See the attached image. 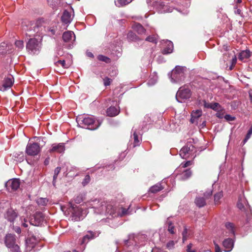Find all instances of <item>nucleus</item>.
I'll return each instance as SVG.
<instances>
[{"label":"nucleus","instance_id":"obj_1","mask_svg":"<svg viewBox=\"0 0 252 252\" xmlns=\"http://www.w3.org/2000/svg\"><path fill=\"white\" fill-rule=\"evenodd\" d=\"M78 125H81L82 127L91 130H94L98 128L101 123L98 121H95L93 117H86L82 116L77 118Z\"/></svg>","mask_w":252,"mask_h":252},{"label":"nucleus","instance_id":"obj_2","mask_svg":"<svg viewBox=\"0 0 252 252\" xmlns=\"http://www.w3.org/2000/svg\"><path fill=\"white\" fill-rule=\"evenodd\" d=\"M185 68L181 66H176L171 73V81L173 83H179L185 78L184 71Z\"/></svg>","mask_w":252,"mask_h":252},{"label":"nucleus","instance_id":"obj_3","mask_svg":"<svg viewBox=\"0 0 252 252\" xmlns=\"http://www.w3.org/2000/svg\"><path fill=\"white\" fill-rule=\"evenodd\" d=\"M106 204V201L94 199L87 202L86 205L89 208H94L97 214H103L104 212V206Z\"/></svg>","mask_w":252,"mask_h":252},{"label":"nucleus","instance_id":"obj_4","mask_svg":"<svg viewBox=\"0 0 252 252\" xmlns=\"http://www.w3.org/2000/svg\"><path fill=\"white\" fill-rule=\"evenodd\" d=\"M40 48V41L35 38L29 39L26 45V48L28 52L32 54H37Z\"/></svg>","mask_w":252,"mask_h":252},{"label":"nucleus","instance_id":"obj_5","mask_svg":"<svg viewBox=\"0 0 252 252\" xmlns=\"http://www.w3.org/2000/svg\"><path fill=\"white\" fill-rule=\"evenodd\" d=\"M191 96L190 90L186 86L180 88L176 94V99L179 102H182L184 100L189 98Z\"/></svg>","mask_w":252,"mask_h":252},{"label":"nucleus","instance_id":"obj_6","mask_svg":"<svg viewBox=\"0 0 252 252\" xmlns=\"http://www.w3.org/2000/svg\"><path fill=\"white\" fill-rule=\"evenodd\" d=\"M5 243L6 247L11 249L12 252H20V248L15 244V239L14 235L9 234L6 235Z\"/></svg>","mask_w":252,"mask_h":252},{"label":"nucleus","instance_id":"obj_7","mask_svg":"<svg viewBox=\"0 0 252 252\" xmlns=\"http://www.w3.org/2000/svg\"><path fill=\"white\" fill-rule=\"evenodd\" d=\"M29 27L27 26V29H25L27 30L26 35L28 36L39 35L38 33L41 30H42V27H39L37 23L31 22L29 25Z\"/></svg>","mask_w":252,"mask_h":252},{"label":"nucleus","instance_id":"obj_8","mask_svg":"<svg viewBox=\"0 0 252 252\" xmlns=\"http://www.w3.org/2000/svg\"><path fill=\"white\" fill-rule=\"evenodd\" d=\"M40 145L37 143L30 142L26 147V153L29 156H36L40 152Z\"/></svg>","mask_w":252,"mask_h":252},{"label":"nucleus","instance_id":"obj_9","mask_svg":"<svg viewBox=\"0 0 252 252\" xmlns=\"http://www.w3.org/2000/svg\"><path fill=\"white\" fill-rule=\"evenodd\" d=\"M194 147L191 144H188L183 147L180 151V156L183 158H189L190 156H192Z\"/></svg>","mask_w":252,"mask_h":252},{"label":"nucleus","instance_id":"obj_10","mask_svg":"<svg viewBox=\"0 0 252 252\" xmlns=\"http://www.w3.org/2000/svg\"><path fill=\"white\" fill-rule=\"evenodd\" d=\"M212 194L211 189L207 190L204 193V197H197L195 200V203L198 207H202L206 205V200L209 198Z\"/></svg>","mask_w":252,"mask_h":252},{"label":"nucleus","instance_id":"obj_11","mask_svg":"<svg viewBox=\"0 0 252 252\" xmlns=\"http://www.w3.org/2000/svg\"><path fill=\"white\" fill-rule=\"evenodd\" d=\"M5 187L9 191H15L20 187V181L17 179L9 180L6 183Z\"/></svg>","mask_w":252,"mask_h":252},{"label":"nucleus","instance_id":"obj_12","mask_svg":"<svg viewBox=\"0 0 252 252\" xmlns=\"http://www.w3.org/2000/svg\"><path fill=\"white\" fill-rule=\"evenodd\" d=\"M13 83L14 79L12 76L5 78L2 86L0 87V90L2 91H5L6 90L10 88L13 85Z\"/></svg>","mask_w":252,"mask_h":252},{"label":"nucleus","instance_id":"obj_13","mask_svg":"<svg viewBox=\"0 0 252 252\" xmlns=\"http://www.w3.org/2000/svg\"><path fill=\"white\" fill-rule=\"evenodd\" d=\"M17 216V212L12 208L8 209L4 214V218L10 222H13Z\"/></svg>","mask_w":252,"mask_h":252},{"label":"nucleus","instance_id":"obj_14","mask_svg":"<svg viewBox=\"0 0 252 252\" xmlns=\"http://www.w3.org/2000/svg\"><path fill=\"white\" fill-rule=\"evenodd\" d=\"M63 39L65 42L72 43L75 40V36L72 31H67L63 34Z\"/></svg>","mask_w":252,"mask_h":252},{"label":"nucleus","instance_id":"obj_15","mask_svg":"<svg viewBox=\"0 0 252 252\" xmlns=\"http://www.w3.org/2000/svg\"><path fill=\"white\" fill-rule=\"evenodd\" d=\"M99 233L89 231L83 238L81 244L87 243L90 240L93 239L98 236Z\"/></svg>","mask_w":252,"mask_h":252},{"label":"nucleus","instance_id":"obj_16","mask_svg":"<svg viewBox=\"0 0 252 252\" xmlns=\"http://www.w3.org/2000/svg\"><path fill=\"white\" fill-rule=\"evenodd\" d=\"M65 147L63 143L54 144L52 145V148L50 150V152H57L62 153L64 152Z\"/></svg>","mask_w":252,"mask_h":252},{"label":"nucleus","instance_id":"obj_17","mask_svg":"<svg viewBox=\"0 0 252 252\" xmlns=\"http://www.w3.org/2000/svg\"><path fill=\"white\" fill-rule=\"evenodd\" d=\"M192 174V172L190 169L184 170L181 173H177L178 178L181 180H186L189 179Z\"/></svg>","mask_w":252,"mask_h":252},{"label":"nucleus","instance_id":"obj_18","mask_svg":"<svg viewBox=\"0 0 252 252\" xmlns=\"http://www.w3.org/2000/svg\"><path fill=\"white\" fill-rule=\"evenodd\" d=\"M222 245L225 248V252H230L233 247V241L230 238L226 239L223 241Z\"/></svg>","mask_w":252,"mask_h":252},{"label":"nucleus","instance_id":"obj_19","mask_svg":"<svg viewBox=\"0 0 252 252\" xmlns=\"http://www.w3.org/2000/svg\"><path fill=\"white\" fill-rule=\"evenodd\" d=\"M202 114V111L200 109L193 111L191 114L190 122L192 124H197V120L201 116Z\"/></svg>","mask_w":252,"mask_h":252},{"label":"nucleus","instance_id":"obj_20","mask_svg":"<svg viewBox=\"0 0 252 252\" xmlns=\"http://www.w3.org/2000/svg\"><path fill=\"white\" fill-rule=\"evenodd\" d=\"M104 212L103 213L113 215L115 213V208L110 202H106V204L104 206Z\"/></svg>","mask_w":252,"mask_h":252},{"label":"nucleus","instance_id":"obj_21","mask_svg":"<svg viewBox=\"0 0 252 252\" xmlns=\"http://www.w3.org/2000/svg\"><path fill=\"white\" fill-rule=\"evenodd\" d=\"M34 222H32V221L31 220V223L32 224L34 225L37 226L39 225V224L43 221V214L41 212H36L34 215Z\"/></svg>","mask_w":252,"mask_h":252},{"label":"nucleus","instance_id":"obj_22","mask_svg":"<svg viewBox=\"0 0 252 252\" xmlns=\"http://www.w3.org/2000/svg\"><path fill=\"white\" fill-rule=\"evenodd\" d=\"M225 227L226 229L228 231V234L227 236H232L235 235V226L230 222H226L225 223Z\"/></svg>","mask_w":252,"mask_h":252},{"label":"nucleus","instance_id":"obj_23","mask_svg":"<svg viewBox=\"0 0 252 252\" xmlns=\"http://www.w3.org/2000/svg\"><path fill=\"white\" fill-rule=\"evenodd\" d=\"M72 21L71 15L70 13L65 10L62 16V21L65 24H69Z\"/></svg>","mask_w":252,"mask_h":252},{"label":"nucleus","instance_id":"obj_24","mask_svg":"<svg viewBox=\"0 0 252 252\" xmlns=\"http://www.w3.org/2000/svg\"><path fill=\"white\" fill-rule=\"evenodd\" d=\"M106 113L108 116L114 117L119 114L120 110L115 106H111L107 109Z\"/></svg>","mask_w":252,"mask_h":252},{"label":"nucleus","instance_id":"obj_25","mask_svg":"<svg viewBox=\"0 0 252 252\" xmlns=\"http://www.w3.org/2000/svg\"><path fill=\"white\" fill-rule=\"evenodd\" d=\"M251 53L249 50H244L241 52L239 55V59L243 62H245L250 57Z\"/></svg>","mask_w":252,"mask_h":252},{"label":"nucleus","instance_id":"obj_26","mask_svg":"<svg viewBox=\"0 0 252 252\" xmlns=\"http://www.w3.org/2000/svg\"><path fill=\"white\" fill-rule=\"evenodd\" d=\"M133 29L138 32L139 34H142L145 33L146 30L144 27L140 24L135 23L132 26Z\"/></svg>","mask_w":252,"mask_h":252},{"label":"nucleus","instance_id":"obj_27","mask_svg":"<svg viewBox=\"0 0 252 252\" xmlns=\"http://www.w3.org/2000/svg\"><path fill=\"white\" fill-rule=\"evenodd\" d=\"M167 43V47L163 49L162 53L163 54H168L171 53L173 51V44L172 42L170 41H167L166 42Z\"/></svg>","mask_w":252,"mask_h":252},{"label":"nucleus","instance_id":"obj_28","mask_svg":"<svg viewBox=\"0 0 252 252\" xmlns=\"http://www.w3.org/2000/svg\"><path fill=\"white\" fill-rule=\"evenodd\" d=\"M164 187H163L160 183H158L152 187L150 189L149 191L152 193H157L162 189H163Z\"/></svg>","mask_w":252,"mask_h":252},{"label":"nucleus","instance_id":"obj_29","mask_svg":"<svg viewBox=\"0 0 252 252\" xmlns=\"http://www.w3.org/2000/svg\"><path fill=\"white\" fill-rule=\"evenodd\" d=\"M223 196V192L220 191L219 192L216 193L214 195V202L216 205L220 204V200Z\"/></svg>","mask_w":252,"mask_h":252},{"label":"nucleus","instance_id":"obj_30","mask_svg":"<svg viewBox=\"0 0 252 252\" xmlns=\"http://www.w3.org/2000/svg\"><path fill=\"white\" fill-rule=\"evenodd\" d=\"M247 205V201L244 197L240 198L237 203V207L240 209L242 210L244 208L245 206Z\"/></svg>","mask_w":252,"mask_h":252},{"label":"nucleus","instance_id":"obj_31","mask_svg":"<svg viewBox=\"0 0 252 252\" xmlns=\"http://www.w3.org/2000/svg\"><path fill=\"white\" fill-rule=\"evenodd\" d=\"M9 46L5 42H2L0 44V54L3 55L6 54L9 50Z\"/></svg>","mask_w":252,"mask_h":252},{"label":"nucleus","instance_id":"obj_32","mask_svg":"<svg viewBox=\"0 0 252 252\" xmlns=\"http://www.w3.org/2000/svg\"><path fill=\"white\" fill-rule=\"evenodd\" d=\"M193 164L192 161H187L185 163H182L179 168L176 169V172L181 171L182 168H185Z\"/></svg>","mask_w":252,"mask_h":252},{"label":"nucleus","instance_id":"obj_33","mask_svg":"<svg viewBox=\"0 0 252 252\" xmlns=\"http://www.w3.org/2000/svg\"><path fill=\"white\" fill-rule=\"evenodd\" d=\"M211 109L216 111H221L223 110L222 107L219 103L217 102L212 103Z\"/></svg>","mask_w":252,"mask_h":252},{"label":"nucleus","instance_id":"obj_34","mask_svg":"<svg viewBox=\"0 0 252 252\" xmlns=\"http://www.w3.org/2000/svg\"><path fill=\"white\" fill-rule=\"evenodd\" d=\"M127 39L129 41H136L137 40L138 37L134 32L130 31L127 34Z\"/></svg>","mask_w":252,"mask_h":252},{"label":"nucleus","instance_id":"obj_35","mask_svg":"<svg viewBox=\"0 0 252 252\" xmlns=\"http://www.w3.org/2000/svg\"><path fill=\"white\" fill-rule=\"evenodd\" d=\"M15 45L18 50H21L24 47V42L21 40L15 41Z\"/></svg>","mask_w":252,"mask_h":252},{"label":"nucleus","instance_id":"obj_36","mask_svg":"<svg viewBox=\"0 0 252 252\" xmlns=\"http://www.w3.org/2000/svg\"><path fill=\"white\" fill-rule=\"evenodd\" d=\"M57 66L61 65L64 68H67L69 67L68 65L67 64L64 60H59L55 63Z\"/></svg>","mask_w":252,"mask_h":252},{"label":"nucleus","instance_id":"obj_37","mask_svg":"<svg viewBox=\"0 0 252 252\" xmlns=\"http://www.w3.org/2000/svg\"><path fill=\"white\" fill-rule=\"evenodd\" d=\"M115 2V4L118 7H121L128 4L126 0H116Z\"/></svg>","mask_w":252,"mask_h":252},{"label":"nucleus","instance_id":"obj_38","mask_svg":"<svg viewBox=\"0 0 252 252\" xmlns=\"http://www.w3.org/2000/svg\"><path fill=\"white\" fill-rule=\"evenodd\" d=\"M60 171H61V167H57V168H55V169L54 170V176H53V183L54 184L56 182V180L57 179V178L58 177V175L59 174V173L60 172Z\"/></svg>","mask_w":252,"mask_h":252},{"label":"nucleus","instance_id":"obj_39","mask_svg":"<svg viewBox=\"0 0 252 252\" xmlns=\"http://www.w3.org/2000/svg\"><path fill=\"white\" fill-rule=\"evenodd\" d=\"M98 59L99 61L104 62L106 63H109L110 62V59L109 58L103 55L98 56Z\"/></svg>","mask_w":252,"mask_h":252},{"label":"nucleus","instance_id":"obj_40","mask_svg":"<svg viewBox=\"0 0 252 252\" xmlns=\"http://www.w3.org/2000/svg\"><path fill=\"white\" fill-rule=\"evenodd\" d=\"M48 202V199L46 198H41L37 200V203L40 205L45 206Z\"/></svg>","mask_w":252,"mask_h":252},{"label":"nucleus","instance_id":"obj_41","mask_svg":"<svg viewBox=\"0 0 252 252\" xmlns=\"http://www.w3.org/2000/svg\"><path fill=\"white\" fill-rule=\"evenodd\" d=\"M174 226L173 225L171 222H168V231L171 233V234H174L175 231H174Z\"/></svg>","mask_w":252,"mask_h":252},{"label":"nucleus","instance_id":"obj_42","mask_svg":"<svg viewBox=\"0 0 252 252\" xmlns=\"http://www.w3.org/2000/svg\"><path fill=\"white\" fill-rule=\"evenodd\" d=\"M146 40L153 43H156L157 38L154 35L149 36L146 38Z\"/></svg>","mask_w":252,"mask_h":252},{"label":"nucleus","instance_id":"obj_43","mask_svg":"<svg viewBox=\"0 0 252 252\" xmlns=\"http://www.w3.org/2000/svg\"><path fill=\"white\" fill-rule=\"evenodd\" d=\"M133 137H134V146H136L139 144V141L138 140V135H137L135 131H134V133H133Z\"/></svg>","mask_w":252,"mask_h":252},{"label":"nucleus","instance_id":"obj_44","mask_svg":"<svg viewBox=\"0 0 252 252\" xmlns=\"http://www.w3.org/2000/svg\"><path fill=\"white\" fill-rule=\"evenodd\" d=\"M90 180H91V179H90V176L88 175H86L85 177V178L82 182L83 185L84 186H86L87 184H88L90 182Z\"/></svg>","mask_w":252,"mask_h":252},{"label":"nucleus","instance_id":"obj_45","mask_svg":"<svg viewBox=\"0 0 252 252\" xmlns=\"http://www.w3.org/2000/svg\"><path fill=\"white\" fill-rule=\"evenodd\" d=\"M83 201L82 195H79L74 198V201L77 204L80 203Z\"/></svg>","mask_w":252,"mask_h":252},{"label":"nucleus","instance_id":"obj_46","mask_svg":"<svg viewBox=\"0 0 252 252\" xmlns=\"http://www.w3.org/2000/svg\"><path fill=\"white\" fill-rule=\"evenodd\" d=\"M104 85L105 86H109L110 85L112 82V79L108 77H105L103 79Z\"/></svg>","mask_w":252,"mask_h":252},{"label":"nucleus","instance_id":"obj_47","mask_svg":"<svg viewBox=\"0 0 252 252\" xmlns=\"http://www.w3.org/2000/svg\"><path fill=\"white\" fill-rule=\"evenodd\" d=\"M224 118L227 121H233L235 119L234 117H233L229 114L225 115Z\"/></svg>","mask_w":252,"mask_h":252},{"label":"nucleus","instance_id":"obj_48","mask_svg":"<svg viewBox=\"0 0 252 252\" xmlns=\"http://www.w3.org/2000/svg\"><path fill=\"white\" fill-rule=\"evenodd\" d=\"M252 134V128H251L249 130L246 136V138H245V139L244 140V143H245L247 141V140L250 138Z\"/></svg>","mask_w":252,"mask_h":252},{"label":"nucleus","instance_id":"obj_49","mask_svg":"<svg viewBox=\"0 0 252 252\" xmlns=\"http://www.w3.org/2000/svg\"><path fill=\"white\" fill-rule=\"evenodd\" d=\"M35 240L34 237H32V238H30L29 239H28V240L26 241L27 244V245H29L30 243H32L33 244V245H32V246L31 247H34V244H35V243H34V242H33V241H35Z\"/></svg>","mask_w":252,"mask_h":252},{"label":"nucleus","instance_id":"obj_50","mask_svg":"<svg viewBox=\"0 0 252 252\" xmlns=\"http://www.w3.org/2000/svg\"><path fill=\"white\" fill-rule=\"evenodd\" d=\"M192 244L191 243H189L187 247V252H196L194 250H192Z\"/></svg>","mask_w":252,"mask_h":252},{"label":"nucleus","instance_id":"obj_51","mask_svg":"<svg viewBox=\"0 0 252 252\" xmlns=\"http://www.w3.org/2000/svg\"><path fill=\"white\" fill-rule=\"evenodd\" d=\"M174 245V242L173 241H170L167 243V244L166 245V247L168 249H172L173 248Z\"/></svg>","mask_w":252,"mask_h":252},{"label":"nucleus","instance_id":"obj_52","mask_svg":"<svg viewBox=\"0 0 252 252\" xmlns=\"http://www.w3.org/2000/svg\"><path fill=\"white\" fill-rule=\"evenodd\" d=\"M187 229L186 228H185V229L183 232V233H182L183 241H184L187 239Z\"/></svg>","mask_w":252,"mask_h":252},{"label":"nucleus","instance_id":"obj_53","mask_svg":"<svg viewBox=\"0 0 252 252\" xmlns=\"http://www.w3.org/2000/svg\"><path fill=\"white\" fill-rule=\"evenodd\" d=\"M246 225H247V227H249V226L251 227H252L251 229L252 230V219H251V218L248 219Z\"/></svg>","mask_w":252,"mask_h":252},{"label":"nucleus","instance_id":"obj_54","mask_svg":"<svg viewBox=\"0 0 252 252\" xmlns=\"http://www.w3.org/2000/svg\"><path fill=\"white\" fill-rule=\"evenodd\" d=\"M60 0H47L48 3L52 5H55Z\"/></svg>","mask_w":252,"mask_h":252},{"label":"nucleus","instance_id":"obj_55","mask_svg":"<svg viewBox=\"0 0 252 252\" xmlns=\"http://www.w3.org/2000/svg\"><path fill=\"white\" fill-rule=\"evenodd\" d=\"M128 213L127 212V210L125 208H122V212L120 215L121 217H122L123 216H125L126 215L128 214Z\"/></svg>","mask_w":252,"mask_h":252},{"label":"nucleus","instance_id":"obj_56","mask_svg":"<svg viewBox=\"0 0 252 252\" xmlns=\"http://www.w3.org/2000/svg\"><path fill=\"white\" fill-rule=\"evenodd\" d=\"M235 8L236 9V10H235V13L240 16H242V13L241 12V10L240 9H238L237 6H235Z\"/></svg>","mask_w":252,"mask_h":252},{"label":"nucleus","instance_id":"obj_57","mask_svg":"<svg viewBox=\"0 0 252 252\" xmlns=\"http://www.w3.org/2000/svg\"><path fill=\"white\" fill-rule=\"evenodd\" d=\"M215 252H221V250L219 246L216 243H215Z\"/></svg>","mask_w":252,"mask_h":252},{"label":"nucleus","instance_id":"obj_58","mask_svg":"<svg viewBox=\"0 0 252 252\" xmlns=\"http://www.w3.org/2000/svg\"><path fill=\"white\" fill-rule=\"evenodd\" d=\"M212 103L206 102V101L204 102V106L205 108H211Z\"/></svg>","mask_w":252,"mask_h":252},{"label":"nucleus","instance_id":"obj_59","mask_svg":"<svg viewBox=\"0 0 252 252\" xmlns=\"http://www.w3.org/2000/svg\"><path fill=\"white\" fill-rule=\"evenodd\" d=\"M216 116L219 118H222L223 117V113H221L220 111H218L216 113Z\"/></svg>","mask_w":252,"mask_h":252},{"label":"nucleus","instance_id":"obj_60","mask_svg":"<svg viewBox=\"0 0 252 252\" xmlns=\"http://www.w3.org/2000/svg\"><path fill=\"white\" fill-rule=\"evenodd\" d=\"M236 61L237 60L236 57H234L232 59V64H235L236 63Z\"/></svg>","mask_w":252,"mask_h":252},{"label":"nucleus","instance_id":"obj_61","mask_svg":"<svg viewBox=\"0 0 252 252\" xmlns=\"http://www.w3.org/2000/svg\"><path fill=\"white\" fill-rule=\"evenodd\" d=\"M49 162V159L47 158L44 161V164L47 165V164H48Z\"/></svg>","mask_w":252,"mask_h":252},{"label":"nucleus","instance_id":"obj_62","mask_svg":"<svg viewBox=\"0 0 252 252\" xmlns=\"http://www.w3.org/2000/svg\"><path fill=\"white\" fill-rule=\"evenodd\" d=\"M88 56L89 57H94L93 54L92 53H91V52H89V53H88Z\"/></svg>","mask_w":252,"mask_h":252},{"label":"nucleus","instance_id":"obj_63","mask_svg":"<svg viewBox=\"0 0 252 252\" xmlns=\"http://www.w3.org/2000/svg\"><path fill=\"white\" fill-rule=\"evenodd\" d=\"M236 3H240L242 2V0H234Z\"/></svg>","mask_w":252,"mask_h":252},{"label":"nucleus","instance_id":"obj_64","mask_svg":"<svg viewBox=\"0 0 252 252\" xmlns=\"http://www.w3.org/2000/svg\"><path fill=\"white\" fill-rule=\"evenodd\" d=\"M22 225L25 227H27L28 226V224H27L26 222L23 223Z\"/></svg>","mask_w":252,"mask_h":252}]
</instances>
